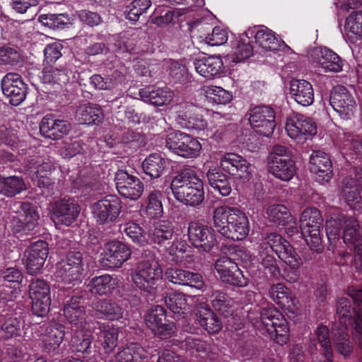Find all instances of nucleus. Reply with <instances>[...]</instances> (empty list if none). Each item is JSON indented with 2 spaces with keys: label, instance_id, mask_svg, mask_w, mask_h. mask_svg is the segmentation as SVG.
I'll return each instance as SVG.
<instances>
[{
  "label": "nucleus",
  "instance_id": "obj_1",
  "mask_svg": "<svg viewBox=\"0 0 362 362\" xmlns=\"http://www.w3.org/2000/svg\"><path fill=\"white\" fill-rule=\"evenodd\" d=\"M212 220L218 233L228 239L242 240L249 233L248 218L238 208L225 205L218 206L214 210Z\"/></svg>",
  "mask_w": 362,
  "mask_h": 362
},
{
  "label": "nucleus",
  "instance_id": "obj_2",
  "mask_svg": "<svg viewBox=\"0 0 362 362\" xmlns=\"http://www.w3.org/2000/svg\"><path fill=\"white\" fill-rule=\"evenodd\" d=\"M349 302L346 299H341L337 306V317L338 325L332 328L333 341L337 351L344 357L350 356L353 351V346L349 341V335L346 333L348 327H351L355 332L356 337H362V318L357 311H353L354 322H352V315H347L350 313L347 309Z\"/></svg>",
  "mask_w": 362,
  "mask_h": 362
},
{
  "label": "nucleus",
  "instance_id": "obj_3",
  "mask_svg": "<svg viewBox=\"0 0 362 362\" xmlns=\"http://www.w3.org/2000/svg\"><path fill=\"white\" fill-rule=\"evenodd\" d=\"M247 317L257 329L267 333L276 343L282 345L288 341V323L276 308H263L259 313L250 311Z\"/></svg>",
  "mask_w": 362,
  "mask_h": 362
},
{
  "label": "nucleus",
  "instance_id": "obj_4",
  "mask_svg": "<svg viewBox=\"0 0 362 362\" xmlns=\"http://www.w3.org/2000/svg\"><path fill=\"white\" fill-rule=\"evenodd\" d=\"M259 247L275 252L293 271L286 274V281L290 283L298 281L299 276L296 271L302 265L303 260L286 240L278 233H271L262 239Z\"/></svg>",
  "mask_w": 362,
  "mask_h": 362
},
{
  "label": "nucleus",
  "instance_id": "obj_5",
  "mask_svg": "<svg viewBox=\"0 0 362 362\" xmlns=\"http://www.w3.org/2000/svg\"><path fill=\"white\" fill-rule=\"evenodd\" d=\"M163 279V269L158 259L152 252H148L137 264L132 273L134 285L140 290L151 293L156 291Z\"/></svg>",
  "mask_w": 362,
  "mask_h": 362
},
{
  "label": "nucleus",
  "instance_id": "obj_6",
  "mask_svg": "<svg viewBox=\"0 0 362 362\" xmlns=\"http://www.w3.org/2000/svg\"><path fill=\"white\" fill-rule=\"evenodd\" d=\"M341 226H343L344 243L347 247L356 251L362 250V234L358 221L352 217L341 216L337 219L331 218L327 221L326 233L328 240L332 242L339 239Z\"/></svg>",
  "mask_w": 362,
  "mask_h": 362
},
{
  "label": "nucleus",
  "instance_id": "obj_7",
  "mask_svg": "<svg viewBox=\"0 0 362 362\" xmlns=\"http://www.w3.org/2000/svg\"><path fill=\"white\" fill-rule=\"evenodd\" d=\"M165 147L183 158H196L202 151V145L198 139L180 131L170 132L167 134Z\"/></svg>",
  "mask_w": 362,
  "mask_h": 362
},
{
  "label": "nucleus",
  "instance_id": "obj_8",
  "mask_svg": "<svg viewBox=\"0 0 362 362\" xmlns=\"http://www.w3.org/2000/svg\"><path fill=\"white\" fill-rule=\"evenodd\" d=\"M290 156V150L286 146H274L268 156L269 173L284 181L291 180L296 173V166Z\"/></svg>",
  "mask_w": 362,
  "mask_h": 362
},
{
  "label": "nucleus",
  "instance_id": "obj_9",
  "mask_svg": "<svg viewBox=\"0 0 362 362\" xmlns=\"http://www.w3.org/2000/svg\"><path fill=\"white\" fill-rule=\"evenodd\" d=\"M320 211L314 207L305 209L300 218V228L308 245L313 250L321 249L320 228L322 224Z\"/></svg>",
  "mask_w": 362,
  "mask_h": 362
},
{
  "label": "nucleus",
  "instance_id": "obj_10",
  "mask_svg": "<svg viewBox=\"0 0 362 362\" xmlns=\"http://www.w3.org/2000/svg\"><path fill=\"white\" fill-rule=\"evenodd\" d=\"M144 321L154 335L160 339H168L176 332L174 322L166 319L165 310L160 305L149 308L144 316Z\"/></svg>",
  "mask_w": 362,
  "mask_h": 362
},
{
  "label": "nucleus",
  "instance_id": "obj_11",
  "mask_svg": "<svg viewBox=\"0 0 362 362\" xmlns=\"http://www.w3.org/2000/svg\"><path fill=\"white\" fill-rule=\"evenodd\" d=\"M31 310L34 315L43 317L47 314L51 305L50 287L42 279H34L29 286Z\"/></svg>",
  "mask_w": 362,
  "mask_h": 362
},
{
  "label": "nucleus",
  "instance_id": "obj_12",
  "mask_svg": "<svg viewBox=\"0 0 362 362\" xmlns=\"http://www.w3.org/2000/svg\"><path fill=\"white\" fill-rule=\"evenodd\" d=\"M285 129L287 135L298 143H303L317 134V126L313 119L300 114L288 117Z\"/></svg>",
  "mask_w": 362,
  "mask_h": 362
},
{
  "label": "nucleus",
  "instance_id": "obj_13",
  "mask_svg": "<svg viewBox=\"0 0 362 362\" xmlns=\"http://www.w3.org/2000/svg\"><path fill=\"white\" fill-rule=\"evenodd\" d=\"M275 118V112L271 107L257 106L250 110L249 122L256 133L269 137L276 127Z\"/></svg>",
  "mask_w": 362,
  "mask_h": 362
},
{
  "label": "nucleus",
  "instance_id": "obj_14",
  "mask_svg": "<svg viewBox=\"0 0 362 362\" xmlns=\"http://www.w3.org/2000/svg\"><path fill=\"white\" fill-rule=\"evenodd\" d=\"M329 103L334 111L343 119H351L356 111V102L346 88L337 86L333 88Z\"/></svg>",
  "mask_w": 362,
  "mask_h": 362
},
{
  "label": "nucleus",
  "instance_id": "obj_15",
  "mask_svg": "<svg viewBox=\"0 0 362 362\" xmlns=\"http://www.w3.org/2000/svg\"><path fill=\"white\" fill-rule=\"evenodd\" d=\"M81 208L76 201L63 199L51 206L50 218L56 226H71L78 218Z\"/></svg>",
  "mask_w": 362,
  "mask_h": 362
},
{
  "label": "nucleus",
  "instance_id": "obj_16",
  "mask_svg": "<svg viewBox=\"0 0 362 362\" xmlns=\"http://www.w3.org/2000/svg\"><path fill=\"white\" fill-rule=\"evenodd\" d=\"M92 213L99 224H107L114 222L119 216L122 203L116 196H107L94 203L91 207Z\"/></svg>",
  "mask_w": 362,
  "mask_h": 362
},
{
  "label": "nucleus",
  "instance_id": "obj_17",
  "mask_svg": "<svg viewBox=\"0 0 362 362\" xmlns=\"http://www.w3.org/2000/svg\"><path fill=\"white\" fill-rule=\"evenodd\" d=\"M117 190L120 196L130 200H137L143 194L144 183L141 180L127 173V170H119L115 176Z\"/></svg>",
  "mask_w": 362,
  "mask_h": 362
},
{
  "label": "nucleus",
  "instance_id": "obj_18",
  "mask_svg": "<svg viewBox=\"0 0 362 362\" xmlns=\"http://www.w3.org/2000/svg\"><path fill=\"white\" fill-rule=\"evenodd\" d=\"M177 115L176 121L182 128L197 132L209 131L206 119L195 113V108L192 104L181 103L174 107Z\"/></svg>",
  "mask_w": 362,
  "mask_h": 362
},
{
  "label": "nucleus",
  "instance_id": "obj_19",
  "mask_svg": "<svg viewBox=\"0 0 362 362\" xmlns=\"http://www.w3.org/2000/svg\"><path fill=\"white\" fill-rule=\"evenodd\" d=\"M215 269L220 279L232 286L244 287L247 285L248 280L243 275L238 264L228 257H221L215 263Z\"/></svg>",
  "mask_w": 362,
  "mask_h": 362
},
{
  "label": "nucleus",
  "instance_id": "obj_20",
  "mask_svg": "<svg viewBox=\"0 0 362 362\" xmlns=\"http://www.w3.org/2000/svg\"><path fill=\"white\" fill-rule=\"evenodd\" d=\"M83 271L82 255L80 252H71L59 264L56 275L61 281L69 284L78 281Z\"/></svg>",
  "mask_w": 362,
  "mask_h": 362
},
{
  "label": "nucleus",
  "instance_id": "obj_21",
  "mask_svg": "<svg viewBox=\"0 0 362 362\" xmlns=\"http://www.w3.org/2000/svg\"><path fill=\"white\" fill-rule=\"evenodd\" d=\"M1 88L12 105H18L25 99L27 85L18 74H7L2 79Z\"/></svg>",
  "mask_w": 362,
  "mask_h": 362
},
{
  "label": "nucleus",
  "instance_id": "obj_22",
  "mask_svg": "<svg viewBox=\"0 0 362 362\" xmlns=\"http://www.w3.org/2000/svg\"><path fill=\"white\" fill-rule=\"evenodd\" d=\"M188 237L194 247L204 252H209L216 243L214 230L199 222H191L189 224Z\"/></svg>",
  "mask_w": 362,
  "mask_h": 362
},
{
  "label": "nucleus",
  "instance_id": "obj_23",
  "mask_svg": "<svg viewBox=\"0 0 362 362\" xmlns=\"http://www.w3.org/2000/svg\"><path fill=\"white\" fill-rule=\"evenodd\" d=\"M103 255L107 267L119 268L130 258L132 250L122 242L112 240L105 245Z\"/></svg>",
  "mask_w": 362,
  "mask_h": 362
},
{
  "label": "nucleus",
  "instance_id": "obj_24",
  "mask_svg": "<svg viewBox=\"0 0 362 362\" xmlns=\"http://www.w3.org/2000/svg\"><path fill=\"white\" fill-rule=\"evenodd\" d=\"M39 218L35 206L29 203H23L19 214L13 216L11 226L14 233H27L37 226Z\"/></svg>",
  "mask_w": 362,
  "mask_h": 362
},
{
  "label": "nucleus",
  "instance_id": "obj_25",
  "mask_svg": "<svg viewBox=\"0 0 362 362\" xmlns=\"http://www.w3.org/2000/svg\"><path fill=\"white\" fill-rule=\"evenodd\" d=\"M47 244L42 240H38L32 244L25 252L24 261L26 269L30 274H34L44 265L47 257Z\"/></svg>",
  "mask_w": 362,
  "mask_h": 362
},
{
  "label": "nucleus",
  "instance_id": "obj_26",
  "mask_svg": "<svg viewBox=\"0 0 362 362\" xmlns=\"http://www.w3.org/2000/svg\"><path fill=\"white\" fill-rule=\"evenodd\" d=\"M332 163L328 155L322 151H315L310 157V170L315 175V180L327 182L332 178Z\"/></svg>",
  "mask_w": 362,
  "mask_h": 362
},
{
  "label": "nucleus",
  "instance_id": "obj_27",
  "mask_svg": "<svg viewBox=\"0 0 362 362\" xmlns=\"http://www.w3.org/2000/svg\"><path fill=\"white\" fill-rule=\"evenodd\" d=\"M25 169L33 180H37L39 185L45 186L49 184L47 175L52 169V165L47 158L33 156L25 160Z\"/></svg>",
  "mask_w": 362,
  "mask_h": 362
},
{
  "label": "nucleus",
  "instance_id": "obj_28",
  "mask_svg": "<svg viewBox=\"0 0 362 362\" xmlns=\"http://www.w3.org/2000/svg\"><path fill=\"white\" fill-rule=\"evenodd\" d=\"M257 52L267 55L268 52H276L285 46L284 42L272 30L267 28L258 30L255 34Z\"/></svg>",
  "mask_w": 362,
  "mask_h": 362
},
{
  "label": "nucleus",
  "instance_id": "obj_29",
  "mask_svg": "<svg viewBox=\"0 0 362 362\" xmlns=\"http://www.w3.org/2000/svg\"><path fill=\"white\" fill-rule=\"evenodd\" d=\"M291 98L298 104L308 107L314 103V89L313 85L304 79L293 78L289 83Z\"/></svg>",
  "mask_w": 362,
  "mask_h": 362
},
{
  "label": "nucleus",
  "instance_id": "obj_30",
  "mask_svg": "<svg viewBox=\"0 0 362 362\" xmlns=\"http://www.w3.org/2000/svg\"><path fill=\"white\" fill-rule=\"evenodd\" d=\"M71 129L70 124L64 119H55L51 115L45 116L40 125L41 134L52 140H57L68 134Z\"/></svg>",
  "mask_w": 362,
  "mask_h": 362
},
{
  "label": "nucleus",
  "instance_id": "obj_31",
  "mask_svg": "<svg viewBox=\"0 0 362 362\" xmlns=\"http://www.w3.org/2000/svg\"><path fill=\"white\" fill-rule=\"evenodd\" d=\"M316 66L325 72H340L343 69V62L333 51L324 47L314 51Z\"/></svg>",
  "mask_w": 362,
  "mask_h": 362
},
{
  "label": "nucleus",
  "instance_id": "obj_32",
  "mask_svg": "<svg viewBox=\"0 0 362 362\" xmlns=\"http://www.w3.org/2000/svg\"><path fill=\"white\" fill-rule=\"evenodd\" d=\"M194 66L200 76L208 79L221 76L225 69L221 58L217 56L197 59Z\"/></svg>",
  "mask_w": 362,
  "mask_h": 362
},
{
  "label": "nucleus",
  "instance_id": "obj_33",
  "mask_svg": "<svg viewBox=\"0 0 362 362\" xmlns=\"http://www.w3.org/2000/svg\"><path fill=\"white\" fill-rule=\"evenodd\" d=\"M269 297L283 308L296 313L298 310V300L293 296L288 288L282 283L271 286L269 291Z\"/></svg>",
  "mask_w": 362,
  "mask_h": 362
},
{
  "label": "nucleus",
  "instance_id": "obj_34",
  "mask_svg": "<svg viewBox=\"0 0 362 362\" xmlns=\"http://www.w3.org/2000/svg\"><path fill=\"white\" fill-rule=\"evenodd\" d=\"M166 278L175 284L189 286L202 289L204 285L202 276L197 273H193L177 268H169L165 272Z\"/></svg>",
  "mask_w": 362,
  "mask_h": 362
},
{
  "label": "nucleus",
  "instance_id": "obj_35",
  "mask_svg": "<svg viewBox=\"0 0 362 362\" xmlns=\"http://www.w3.org/2000/svg\"><path fill=\"white\" fill-rule=\"evenodd\" d=\"M79 301L80 298L73 297L64 308V315L71 325V329L86 327L89 325L86 321L85 308Z\"/></svg>",
  "mask_w": 362,
  "mask_h": 362
},
{
  "label": "nucleus",
  "instance_id": "obj_36",
  "mask_svg": "<svg viewBox=\"0 0 362 362\" xmlns=\"http://www.w3.org/2000/svg\"><path fill=\"white\" fill-rule=\"evenodd\" d=\"M199 325L209 334H216L223 327L220 318L204 304H200L196 313Z\"/></svg>",
  "mask_w": 362,
  "mask_h": 362
},
{
  "label": "nucleus",
  "instance_id": "obj_37",
  "mask_svg": "<svg viewBox=\"0 0 362 362\" xmlns=\"http://www.w3.org/2000/svg\"><path fill=\"white\" fill-rule=\"evenodd\" d=\"M139 96L146 103L156 106H163L170 103L174 93L168 88L153 89L151 87H146L140 90Z\"/></svg>",
  "mask_w": 362,
  "mask_h": 362
},
{
  "label": "nucleus",
  "instance_id": "obj_38",
  "mask_svg": "<svg viewBox=\"0 0 362 362\" xmlns=\"http://www.w3.org/2000/svg\"><path fill=\"white\" fill-rule=\"evenodd\" d=\"M65 335V328L61 324L54 323L47 327L42 336V344L47 352L57 349L62 343Z\"/></svg>",
  "mask_w": 362,
  "mask_h": 362
},
{
  "label": "nucleus",
  "instance_id": "obj_39",
  "mask_svg": "<svg viewBox=\"0 0 362 362\" xmlns=\"http://www.w3.org/2000/svg\"><path fill=\"white\" fill-rule=\"evenodd\" d=\"M119 285L117 277L104 274L92 278L88 286L93 294L107 295L111 293Z\"/></svg>",
  "mask_w": 362,
  "mask_h": 362
},
{
  "label": "nucleus",
  "instance_id": "obj_40",
  "mask_svg": "<svg viewBox=\"0 0 362 362\" xmlns=\"http://www.w3.org/2000/svg\"><path fill=\"white\" fill-rule=\"evenodd\" d=\"M197 174L189 170H185L173 179L170 185L175 198L181 202L184 199L185 194L192 186L191 181L195 179Z\"/></svg>",
  "mask_w": 362,
  "mask_h": 362
},
{
  "label": "nucleus",
  "instance_id": "obj_41",
  "mask_svg": "<svg viewBox=\"0 0 362 362\" xmlns=\"http://www.w3.org/2000/svg\"><path fill=\"white\" fill-rule=\"evenodd\" d=\"M74 334L71 339V346L74 351L83 354L90 352L93 336L88 325L86 327L72 328Z\"/></svg>",
  "mask_w": 362,
  "mask_h": 362
},
{
  "label": "nucleus",
  "instance_id": "obj_42",
  "mask_svg": "<svg viewBox=\"0 0 362 362\" xmlns=\"http://www.w3.org/2000/svg\"><path fill=\"white\" fill-rule=\"evenodd\" d=\"M344 31L351 43L362 40V11H353L346 18Z\"/></svg>",
  "mask_w": 362,
  "mask_h": 362
},
{
  "label": "nucleus",
  "instance_id": "obj_43",
  "mask_svg": "<svg viewBox=\"0 0 362 362\" xmlns=\"http://www.w3.org/2000/svg\"><path fill=\"white\" fill-rule=\"evenodd\" d=\"M167 165V160L157 153H151L142 162L144 173L151 178L160 177Z\"/></svg>",
  "mask_w": 362,
  "mask_h": 362
},
{
  "label": "nucleus",
  "instance_id": "obj_44",
  "mask_svg": "<svg viewBox=\"0 0 362 362\" xmlns=\"http://www.w3.org/2000/svg\"><path fill=\"white\" fill-rule=\"evenodd\" d=\"M174 234L173 226L169 221H159L154 223L148 232L151 240L160 245H165L171 240Z\"/></svg>",
  "mask_w": 362,
  "mask_h": 362
},
{
  "label": "nucleus",
  "instance_id": "obj_45",
  "mask_svg": "<svg viewBox=\"0 0 362 362\" xmlns=\"http://www.w3.org/2000/svg\"><path fill=\"white\" fill-rule=\"evenodd\" d=\"M76 118L80 124H98L102 122L103 114L98 105L86 104L78 109Z\"/></svg>",
  "mask_w": 362,
  "mask_h": 362
},
{
  "label": "nucleus",
  "instance_id": "obj_46",
  "mask_svg": "<svg viewBox=\"0 0 362 362\" xmlns=\"http://www.w3.org/2000/svg\"><path fill=\"white\" fill-rule=\"evenodd\" d=\"M95 310L98 317L108 320H118L123 317V309L116 303L107 300L98 302Z\"/></svg>",
  "mask_w": 362,
  "mask_h": 362
},
{
  "label": "nucleus",
  "instance_id": "obj_47",
  "mask_svg": "<svg viewBox=\"0 0 362 362\" xmlns=\"http://www.w3.org/2000/svg\"><path fill=\"white\" fill-rule=\"evenodd\" d=\"M201 92L206 100L213 104L225 105L230 103L233 98L232 94L221 86L205 85L201 88Z\"/></svg>",
  "mask_w": 362,
  "mask_h": 362
},
{
  "label": "nucleus",
  "instance_id": "obj_48",
  "mask_svg": "<svg viewBox=\"0 0 362 362\" xmlns=\"http://www.w3.org/2000/svg\"><path fill=\"white\" fill-rule=\"evenodd\" d=\"M339 146L344 154L356 155L362 157V139L350 132H343L339 139Z\"/></svg>",
  "mask_w": 362,
  "mask_h": 362
},
{
  "label": "nucleus",
  "instance_id": "obj_49",
  "mask_svg": "<svg viewBox=\"0 0 362 362\" xmlns=\"http://www.w3.org/2000/svg\"><path fill=\"white\" fill-rule=\"evenodd\" d=\"M26 189L23 179L18 176L4 177L0 176V193L6 197H13Z\"/></svg>",
  "mask_w": 362,
  "mask_h": 362
},
{
  "label": "nucleus",
  "instance_id": "obj_50",
  "mask_svg": "<svg viewBox=\"0 0 362 362\" xmlns=\"http://www.w3.org/2000/svg\"><path fill=\"white\" fill-rule=\"evenodd\" d=\"M191 185L192 186L185 194L184 199H182L180 202L185 205L196 206L204 201V183L197 175L195 179L191 181Z\"/></svg>",
  "mask_w": 362,
  "mask_h": 362
},
{
  "label": "nucleus",
  "instance_id": "obj_51",
  "mask_svg": "<svg viewBox=\"0 0 362 362\" xmlns=\"http://www.w3.org/2000/svg\"><path fill=\"white\" fill-rule=\"evenodd\" d=\"M99 338L103 339V346L106 353L112 352L117 346L118 340V329L108 323H100Z\"/></svg>",
  "mask_w": 362,
  "mask_h": 362
},
{
  "label": "nucleus",
  "instance_id": "obj_52",
  "mask_svg": "<svg viewBox=\"0 0 362 362\" xmlns=\"http://www.w3.org/2000/svg\"><path fill=\"white\" fill-rule=\"evenodd\" d=\"M206 175L211 187L221 195L226 197L230 194L231 186L226 175L212 169L207 172Z\"/></svg>",
  "mask_w": 362,
  "mask_h": 362
},
{
  "label": "nucleus",
  "instance_id": "obj_53",
  "mask_svg": "<svg viewBox=\"0 0 362 362\" xmlns=\"http://www.w3.org/2000/svg\"><path fill=\"white\" fill-rule=\"evenodd\" d=\"M163 194L159 190H153L147 197L146 214L149 218H158L163 214Z\"/></svg>",
  "mask_w": 362,
  "mask_h": 362
},
{
  "label": "nucleus",
  "instance_id": "obj_54",
  "mask_svg": "<svg viewBox=\"0 0 362 362\" xmlns=\"http://www.w3.org/2000/svg\"><path fill=\"white\" fill-rule=\"evenodd\" d=\"M267 215L271 222L278 226H285L293 221L288 209L282 204L270 206L267 210Z\"/></svg>",
  "mask_w": 362,
  "mask_h": 362
},
{
  "label": "nucleus",
  "instance_id": "obj_55",
  "mask_svg": "<svg viewBox=\"0 0 362 362\" xmlns=\"http://www.w3.org/2000/svg\"><path fill=\"white\" fill-rule=\"evenodd\" d=\"M253 54V49L247 37L236 40L231 54V60L235 63L244 62Z\"/></svg>",
  "mask_w": 362,
  "mask_h": 362
},
{
  "label": "nucleus",
  "instance_id": "obj_56",
  "mask_svg": "<svg viewBox=\"0 0 362 362\" xmlns=\"http://www.w3.org/2000/svg\"><path fill=\"white\" fill-rule=\"evenodd\" d=\"M346 182L344 183V186L342 189V196L349 207L354 210H360L362 209V197L358 192L356 185H353Z\"/></svg>",
  "mask_w": 362,
  "mask_h": 362
},
{
  "label": "nucleus",
  "instance_id": "obj_57",
  "mask_svg": "<svg viewBox=\"0 0 362 362\" xmlns=\"http://www.w3.org/2000/svg\"><path fill=\"white\" fill-rule=\"evenodd\" d=\"M315 334L320 344V351L328 362H332L333 352L329 339V329L326 326L321 325L317 327Z\"/></svg>",
  "mask_w": 362,
  "mask_h": 362
},
{
  "label": "nucleus",
  "instance_id": "obj_58",
  "mask_svg": "<svg viewBox=\"0 0 362 362\" xmlns=\"http://www.w3.org/2000/svg\"><path fill=\"white\" fill-rule=\"evenodd\" d=\"M124 232L136 244L146 245L148 240L146 238V233L139 224L129 221L124 225Z\"/></svg>",
  "mask_w": 362,
  "mask_h": 362
},
{
  "label": "nucleus",
  "instance_id": "obj_59",
  "mask_svg": "<svg viewBox=\"0 0 362 362\" xmlns=\"http://www.w3.org/2000/svg\"><path fill=\"white\" fill-rule=\"evenodd\" d=\"M212 306L215 310L223 315H228L230 309L234 305V300L229 298L226 293L220 291H215L212 294Z\"/></svg>",
  "mask_w": 362,
  "mask_h": 362
},
{
  "label": "nucleus",
  "instance_id": "obj_60",
  "mask_svg": "<svg viewBox=\"0 0 362 362\" xmlns=\"http://www.w3.org/2000/svg\"><path fill=\"white\" fill-rule=\"evenodd\" d=\"M166 306L174 313H183L187 308L186 296L180 293H170L165 298Z\"/></svg>",
  "mask_w": 362,
  "mask_h": 362
},
{
  "label": "nucleus",
  "instance_id": "obj_61",
  "mask_svg": "<svg viewBox=\"0 0 362 362\" xmlns=\"http://www.w3.org/2000/svg\"><path fill=\"white\" fill-rule=\"evenodd\" d=\"M151 5L150 0H133L128 6L127 18L134 22L138 21L140 16L146 13Z\"/></svg>",
  "mask_w": 362,
  "mask_h": 362
},
{
  "label": "nucleus",
  "instance_id": "obj_62",
  "mask_svg": "<svg viewBox=\"0 0 362 362\" xmlns=\"http://www.w3.org/2000/svg\"><path fill=\"white\" fill-rule=\"evenodd\" d=\"M38 21L45 26L55 29L66 24L69 18L68 15L64 13H47L41 14L38 18Z\"/></svg>",
  "mask_w": 362,
  "mask_h": 362
},
{
  "label": "nucleus",
  "instance_id": "obj_63",
  "mask_svg": "<svg viewBox=\"0 0 362 362\" xmlns=\"http://www.w3.org/2000/svg\"><path fill=\"white\" fill-rule=\"evenodd\" d=\"M23 322L20 317H10L2 325L1 330L4 337L10 339L20 336Z\"/></svg>",
  "mask_w": 362,
  "mask_h": 362
},
{
  "label": "nucleus",
  "instance_id": "obj_64",
  "mask_svg": "<svg viewBox=\"0 0 362 362\" xmlns=\"http://www.w3.org/2000/svg\"><path fill=\"white\" fill-rule=\"evenodd\" d=\"M188 247L186 240L176 238L168 249V255L171 257L170 260L176 264L181 263Z\"/></svg>",
  "mask_w": 362,
  "mask_h": 362
}]
</instances>
